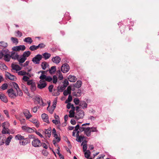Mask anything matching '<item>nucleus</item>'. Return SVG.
Masks as SVG:
<instances>
[{"label": "nucleus", "mask_w": 159, "mask_h": 159, "mask_svg": "<svg viewBox=\"0 0 159 159\" xmlns=\"http://www.w3.org/2000/svg\"><path fill=\"white\" fill-rule=\"evenodd\" d=\"M10 52L8 49L4 48L0 52V59L3 58L4 60L7 62L10 61Z\"/></svg>", "instance_id": "f257e3e1"}, {"label": "nucleus", "mask_w": 159, "mask_h": 159, "mask_svg": "<svg viewBox=\"0 0 159 159\" xmlns=\"http://www.w3.org/2000/svg\"><path fill=\"white\" fill-rule=\"evenodd\" d=\"M9 125V123L7 122H4L2 124V126L3 127L2 133L3 134H10L9 129L7 127Z\"/></svg>", "instance_id": "f03ea898"}, {"label": "nucleus", "mask_w": 159, "mask_h": 159, "mask_svg": "<svg viewBox=\"0 0 159 159\" xmlns=\"http://www.w3.org/2000/svg\"><path fill=\"white\" fill-rule=\"evenodd\" d=\"M32 144L34 147H39L42 146V143L39 140L36 138L32 141Z\"/></svg>", "instance_id": "7ed1b4c3"}, {"label": "nucleus", "mask_w": 159, "mask_h": 159, "mask_svg": "<svg viewBox=\"0 0 159 159\" xmlns=\"http://www.w3.org/2000/svg\"><path fill=\"white\" fill-rule=\"evenodd\" d=\"M42 58V56L41 55L39 54H38L33 58L32 61L35 64H39Z\"/></svg>", "instance_id": "20e7f679"}, {"label": "nucleus", "mask_w": 159, "mask_h": 159, "mask_svg": "<svg viewBox=\"0 0 159 159\" xmlns=\"http://www.w3.org/2000/svg\"><path fill=\"white\" fill-rule=\"evenodd\" d=\"M84 116V112L83 110H80L76 112L75 118L77 120L80 119L82 118Z\"/></svg>", "instance_id": "39448f33"}, {"label": "nucleus", "mask_w": 159, "mask_h": 159, "mask_svg": "<svg viewBox=\"0 0 159 159\" xmlns=\"http://www.w3.org/2000/svg\"><path fill=\"white\" fill-rule=\"evenodd\" d=\"M9 96L11 98H14L17 96L16 93L12 89H9L7 91Z\"/></svg>", "instance_id": "423d86ee"}, {"label": "nucleus", "mask_w": 159, "mask_h": 159, "mask_svg": "<svg viewBox=\"0 0 159 159\" xmlns=\"http://www.w3.org/2000/svg\"><path fill=\"white\" fill-rule=\"evenodd\" d=\"M70 70V66L67 63L63 64L61 67V71L64 73H66Z\"/></svg>", "instance_id": "0eeeda50"}, {"label": "nucleus", "mask_w": 159, "mask_h": 159, "mask_svg": "<svg viewBox=\"0 0 159 159\" xmlns=\"http://www.w3.org/2000/svg\"><path fill=\"white\" fill-rule=\"evenodd\" d=\"M47 85V84L45 81L40 80L39 81V83L38 84L37 87L40 89H41L45 88Z\"/></svg>", "instance_id": "6e6552de"}, {"label": "nucleus", "mask_w": 159, "mask_h": 159, "mask_svg": "<svg viewBox=\"0 0 159 159\" xmlns=\"http://www.w3.org/2000/svg\"><path fill=\"white\" fill-rule=\"evenodd\" d=\"M66 87L64 85H62L60 87V89H59V87H58L57 88V92L56 93H54L53 92V95L55 96H57L59 94V91L60 92H62L66 88Z\"/></svg>", "instance_id": "1a4fd4ad"}, {"label": "nucleus", "mask_w": 159, "mask_h": 159, "mask_svg": "<svg viewBox=\"0 0 159 159\" xmlns=\"http://www.w3.org/2000/svg\"><path fill=\"white\" fill-rule=\"evenodd\" d=\"M21 128L24 131L29 133H32L34 132V130L33 129L27 126H22Z\"/></svg>", "instance_id": "9d476101"}, {"label": "nucleus", "mask_w": 159, "mask_h": 159, "mask_svg": "<svg viewBox=\"0 0 159 159\" xmlns=\"http://www.w3.org/2000/svg\"><path fill=\"white\" fill-rule=\"evenodd\" d=\"M23 113L27 119H29L32 116L29 110L24 109L23 111Z\"/></svg>", "instance_id": "9b49d317"}, {"label": "nucleus", "mask_w": 159, "mask_h": 159, "mask_svg": "<svg viewBox=\"0 0 159 159\" xmlns=\"http://www.w3.org/2000/svg\"><path fill=\"white\" fill-rule=\"evenodd\" d=\"M25 49V45H20L19 46L14 47L13 48V50L14 51H19L20 50L22 51L24 50Z\"/></svg>", "instance_id": "f8f14e48"}, {"label": "nucleus", "mask_w": 159, "mask_h": 159, "mask_svg": "<svg viewBox=\"0 0 159 159\" xmlns=\"http://www.w3.org/2000/svg\"><path fill=\"white\" fill-rule=\"evenodd\" d=\"M35 100L38 102V104L40 105L44 106L46 104L43 103L42 98L39 97H36Z\"/></svg>", "instance_id": "ddd939ff"}, {"label": "nucleus", "mask_w": 159, "mask_h": 159, "mask_svg": "<svg viewBox=\"0 0 159 159\" xmlns=\"http://www.w3.org/2000/svg\"><path fill=\"white\" fill-rule=\"evenodd\" d=\"M10 60L11 58H12V59L17 60L19 58V55L15 52H12L11 55L10 54Z\"/></svg>", "instance_id": "4468645a"}, {"label": "nucleus", "mask_w": 159, "mask_h": 159, "mask_svg": "<svg viewBox=\"0 0 159 159\" xmlns=\"http://www.w3.org/2000/svg\"><path fill=\"white\" fill-rule=\"evenodd\" d=\"M6 75L7 77L9 79L12 80H15L16 79V77L13 75H11L10 73L7 72Z\"/></svg>", "instance_id": "2eb2a0df"}, {"label": "nucleus", "mask_w": 159, "mask_h": 159, "mask_svg": "<svg viewBox=\"0 0 159 159\" xmlns=\"http://www.w3.org/2000/svg\"><path fill=\"white\" fill-rule=\"evenodd\" d=\"M71 93V88L70 86H69L67 89L64 91L63 94L64 96H67L68 94L70 95Z\"/></svg>", "instance_id": "dca6fc26"}, {"label": "nucleus", "mask_w": 159, "mask_h": 159, "mask_svg": "<svg viewBox=\"0 0 159 159\" xmlns=\"http://www.w3.org/2000/svg\"><path fill=\"white\" fill-rule=\"evenodd\" d=\"M12 68V70L16 71H19L21 70V68L18 65L12 64L11 66Z\"/></svg>", "instance_id": "f3484780"}, {"label": "nucleus", "mask_w": 159, "mask_h": 159, "mask_svg": "<svg viewBox=\"0 0 159 159\" xmlns=\"http://www.w3.org/2000/svg\"><path fill=\"white\" fill-rule=\"evenodd\" d=\"M52 60L53 62L58 64L60 62L61 59L59 56H56L53 57Z\"/></svg>", "instance_id": "a211bd4d"}, {"label": "nucleus", "mask_w": 159, "mask_h": 159, "mask_svg": "<svg viewBox=\"0 0 159 159\" xmlns=\"http://www.w3.org/2000/svg\"><path fill=\"white\" fill-rule=\"evenodd\" d=\"M0 99L5 103H7L8 102V99L6 96L3 94H0Z\"/></svg>", "instance_id": "6ab92c4d"}, {"label": "nucleus", "mask_w": 159, "mask_h": 159, "mask_svg": "<svg viewBox=\"0 0 159 159\" xmlns=\"http://www.w3.org/2000/svg\"><path fill=\"white\" fill-rule=\"evenodd\" d=\"M82 91L80 89H78L77 90L73 93V95L77 97H79L81 96Z\"/></svg>", "instance_id": "aec40b11"}, {"label": "nucleus", "mask_w": 159, "mask_h": 159, "mask_svg": "<svg viewBox=\"0 0 159 159\" xmlns=\"http://www.w3.org/2000/svg\"><path fill=\"white\" fill-rule=\"evenodd\" d=\"M41 116L42 119L44 121L47 123H49L48 117L47 115L43 113L42 115Z\"/></svg>", "instance_id": "412c9836"}, {"label": "nucleus", "mask_w": 159, "mask_h": 159, "mask_svg": "<svg viewBox=\"0 0 159 159\" xmlns=\"http://www.w3.org/2000/svg\"><path fill=\"white\" fill-rule=\"evenodd\" d=\"M68 79L70 82H74L76 80V78L75 76L71 75H69L68 77Z\"/></svg>", "instance_id": "4be33fe9"}, {"label": "nucleus", "mask_w": 159, "mask_h": 159, "mask_svg": "<svg viewBox=\"0 0 159 159\" xmlns=\"http://www.w3.org/2000/svg\"><path fill=\"white\" fill-rule=\"evenodd\" d=\"M26 60V59L21 55V56H19L17 60L19 62V64L21 65V64L24 63Z\"/></svg>", "instance_id": "5701e85b"}, {"label": "nucleus", "mask_w": 159, "mask_h": 159, "mask_svg": "<svg viewBox=\"0 0 159 159\" xmlns=\"http://www.w3.org/2000/svg\"><path fill=\"white\" fill-rule=\"evenodd\" d=\"M23 140H24L23 141L20 142V145H25L30 142L27 138H24Z\"/></svg>", "instance_id": "b1692460"}, {"label": "nucleus", "mask_w": 159, "mask_h": 159, "mask_svg": "<svg viewBox=\"0 0 159 159\" xmlns=\"http://www.w3.org/2000/svg\"><path fill=\"white\" fill-rule=\"evenodd\" d=\"M90 127H88L86 128L85 130L84 134L88 137H89L91 135V132L90 131Z\"/></svg>", "instance_id": "393cba45"}, {"label": "nucleus", "mask_w": 159, "mask_h": 159, "mask_svg": "<svg viewBox=\"0 0 159 159\" xmlns=\"http://www.w3.org/2000/svg\"><path fill=\"white\" fill-rule=\"evenodd\" d=\"M82 84V82L80 80H78L74 84V87L77 88H79L81 86Z\"/></svg>", "instance_id": "a878e982"}, {"label": "nucleus", "mask_w": 159, "mask_h": 159, "mask_svg": "<svg viewBox=\"0 0 159 159\" xmlns=\"http://www.w3.org/2000/svg\"><path fill=\"white\" fill-rule=\"evenodd\" d=\"M18 74L19 75H23L24 76L25 75H29L30 77V75L29 74V73H27L24 70H21L20 71L18 72Z\"/></svg>", "instance_id": "bb28decb"}, {"label": "nucleus", "mask_w": 159, "mask_h": 159, "mask_svg": "<svg viewBox=\"0 0 159 159\" xmlns=\"http://www.w3.org/2000/svg\"><path fill=\"white\" fill-rule=\"evenodd\" d=\"M51 133V129L49 128L47 129H45L44 131V133L45 134H47V136L49 138L50 137Z\"/></svg>", "instance_id": "cd10ccee"}, {"label": "nucleus", "mask_w": 159, "mask_h": 159, "mask_svg": "<svg viewBox=\"0 0 159 159\" xmlns=\"http://www.w3.org/2000/svg\"><path fill=\"white\" fill-rule=\"evenodd\" d=\"M79 105L82 107V108H86L87 106V104L84 101H81L80 102Z\"/></svg>", "instance_id": "c85d7f7f"}, {"label": "nucleus", "mask_w": 159, "mask_h": 159, "mask_svg": "<svg viewBox=\"0 0 159 159\" xmlns=\"http://www.w3.org/2000/svg\"><path fill=\"white\" fill-rule=\"evenodd\" d=\"M30 54L31 52L28 51L24 52L22 56L25 59H27V57H29Z\"/></svg>", "instance_id": "c756f323"}, {"label": "nucleus", "mask_w": 159, "mask_h": 159, "mask_svg": "<svg viewBox=\"0 0 159 159\" xmlns=\"http://www.w3.org/2000/svg\"><path fill=\"white\" fill-rule=\"evenodd\" d=\"M25 42L28 43L29 44H31L33 42V40L30 37H27L24 39Z\"/></svg>", "instance_id": "7c9ffc66"}, {"label": "nucleus", "mask_w": 159, "mask_h": 159, "mask_svg": "<svg viewBox=\"0 0 159 159\" xmlns=\"http://www.w3.org/2000/svg\"><path fill=\"white\" fill-rule=\"evenodd\" d=\"M13 137L12 135H10L9 136L7 139L5 143L6 145H9L11 141V140L12 138Z\"/></svg>", "instance_id": "2f4dec72"}, {"label": "nucleus", "mask_w": 159, "mask_h": 159, "mask_svg": "<svg viewBox=\"0 0 159 159\" xmlns=\"http://www.w3.org/2000/svg\"><path fill=\"white\" fill-rule=\"evenodd\" d=\"M56 71V67L55 66H52L51 68L49 70V72L51 74H52L54 73Z\"/></svg>", "instance_id": "473e14b6"}, {"label": "nucleus", "mask_w": 159, "mask_h": 159, "mask_svg": "<svg viewBox=\"0 0 159 159\" xmlns=\"http://www.w3.org/2000/svg\"><path fill=\"white\" fill-rule=\"evenodd\" d=\"M24 137L23 136L21 135L20 134H18L16 135L15 137V139L16 140H23L24 139Z\"/></svg>", "instance_id": "72a5a7b5"}, {"label": "nucleus", "mask_w": 159, "mask_h": 159, "mask_svg": "<svg viewBox=\"0 0 159 159\" xmlns=\"http://www.w3.org/2000/svg\"><path fill=\"white\" fill-rule=\"evenodd\" d=\"M0 68L3 70H6L7 68V66L3 63H0Z\"/></svg>", "instance_id": "f704fd0d"}, {"label": "nucleus", "mask_w": 159, "mask_h": 159, "mask_svg": "<svg viewBox=\"0 0 159 159\" xmlns=\"http://www.w3.org/2000/svg\"><path fill=\"white\" fill-rule=\"evenodd\" d=\"M57 75H58V79L60 80H61L63 79V76L60 70H57Z\"/></svg>", "instance_id": "c9c22d12"}, {"label": "nucleus", "mask_w": 159, "mask_h": 159, "mask_svg": "<svg viewBox=\"0 0 159 159\" xmlns=\"http://www.w3.org/2000/svg\"><path fill=\"white\" fill-rule=\"evenodd\" d=\"M41 65L42 69L43 70H44L48 66V65L47 62L45 61H44L42 62Z\"/></svg>", "instance_id": "e433bc0d"}, {"label": "nucleus", "mask_w": 159, "mask_h": 159, "mask_svg": "<svg viewBox=\"0 0 159 159\" xmlns=\"http://www.w3.org/2000/svg\"><path fill=\"white\" fill-rule=\"evenodd\" d=\"M43 56L45 59L47 60L50 57L51 54L48 52H45L43 54Z\"/></svg>", "instance_id": "4c0bfd02"}, {"label": "nucleus", "mask_w": 159, "mask_h": 159, "mask_svg": "<svg viewBox=\"0 0 159 159\" xmlns=\"http://www.w3.org/2000/svg\"><path fill=\"white\" fill-rule=\"evenodd\" d=\"M90 154L91 152L89 150H87L84 152L85 157L87 158H89L90 156Z\"/></svg>", "instance_id": "58836bf2"}, {"label": "nucleus", "mask_w": 159, "mask_h": 159, "mask_svg": "<svg viewBox=\"0 0 159 159\" xmlns=\"http://www.w3.org/2000/svg\"><path fill=\"white\" fill-rule=\"evenodd\" d=\"M11 40L13 43L17 44L18 43V39L15 37H11Z\"/></svg>", "instance_id": "ea45409f"}, {"label": "nucleus", "mask_w": 159, "mask_h": 159, "mask_svg": "<svg viewBox=\"0 0 159 159\" xmlns=\"http://www.w3.org/2000/svg\"><path fill=\"white\" fill-rule=\"evenodd\" d=\"M36 84L35 83L33 85L30 86V89L32 92H34L36 89Z\"/></svg>", "instance_id": "a19ab883"}, {"label": "nucleus", "mask_w": 159, "mask_h": 159, "mask_svg": "<svg viewBox=\"0 0 159 159\" xmlns=\"http://www.w3.org/2000/svg\"><path fill=\"white\" fill-rule=\"evenodd\" d=\"M8 46L7 43L3 41H1L0 42V46H2L4 48L7 47Z\"/></svg>", "instance_id": "79ce46f5"}, {"label": "nucleus", "mask_w": 159, "mask_h": 159, "mask_svg": "<svg viewBox=\"0 0 159 159\" xmlns=\"http://www.w3.org/2000/svg\"><path fill=\"white\" fill-rule=\"evenodd\" d=\"M12 85L13 87L16 90H17L19 88L18 84L15 82H12Z\"/></svg>", "instance_id": "37998d69"}, {"label": "nucleus", "mask_w": 159, "mask_h": 159, "mask_svg": "<svg viewBox=\"0 0 159 159\" xmlns=\"http://www.w3.org/2000/svg\"><path fill=\"white\" fill-rule=\"evenodd\" d=\"M16 91H17L16 94L17 95V96L18 95H19L20 96H22L23 93L21 90L19 88Z\"/></svg>", "instance_id": "c03bdc74"}, {"label": "nucleus", "mask_w": 159, "mask_h": 159, "mask_svg": "<svg viewBox=\"0 0 159 159\" xmlns=\"http://www.w3.org/2000/svg\"><path fill=\"white\" fill-rule=\"evenodd\" d=\"M4 137L0 135V146L2 145L4 143Z\"/></svg>", "instance_id": "a18cd8bd"}, {"label": "nucleus", "mask_w": 159, "mask_h": 159, "mask_svg": "<svg viewBox=\"0 0 159 159\" xmlns=\"http://www.w3.org/2000/svg\"><path fill=\"white\" fill-rule=\"evenodd\" d=\"M75 112L74 110H70L69 111V117L70 118H72L74 116Z\"/></svg>", "instance_id": "49530a36"}, {"label": "nucleus", "mask_w": 159, "mask_h": 159, "mask_svg": "<svg viewBox=\"0 0 159 159\" xmlns=\"http://www.w3.org/2000/svg\"><path fill=\"white\" fill-rule=\"evenodd\" d=\"M7 84L6 83H4L2 85L1 87V88L3 90H5L7 89Z\"/></svg>", "instance_id": "de8ad7c7"}, {"label": "nucleus", "mask_w": 159, "mask_h": 159, "mask_svg": "<svg viewBox=\"0 0 159 159\" xmlns=\"http://www.w3.org/2000/svg\"><path fill=\"white\" fill-rule=\"evenodd\" d=\"M54 109L51 107V108H49V105L47 108V110H48L49 113L51 114L53 113Z\"/></svg>", "instance_id": "09e8293b"}, {"label": "nucleus", "mask_w": 159, "mask_h": 159, "mask_svg": "<svg viewBox=\"0 0 159 159\" xmlns=\"http://www.w3.org/2000/svg\"><path fill=\"white\" fill-rule=\"evenodd\" d=\"M85 138V137H84V136H82L80 135L79 136L78 139L77 140V141L78 142H81Z\"/></svg>", "instance_id": "8fccbe9b"}, {"label": "nucleus", "mask_w": 159, "mask_h": 159, "mask_svg": "<svg viewBox=\"0 0 159 159\" xmlns=\"http://www.w3.org/2000/svg\"><path fill=\"white\" fill-rule=\"evenodd\" d=\"M72 98L71 96V94L69 95L68 98L67 99L66 101V103H67L68 102H70L72 101Z\"/></svg>", "instance_id": "3c124183"}, {"label": "nucleus", "mask_w": 159, "mask_h": 159, "mask_svg": "<svg viewBox=\"0 0 159 159\" xmlns=\"http://www.w3.org/2000/svg\"><path fill=\"white\" fill-rule=\"evenodd\" d=\"M52 79L50 76H47L45 81L50 82L52 81Z\"/></svg>", "instance_id": "603ef678"}, {"label": "nucleus", "mask_w": 159, "mask_h": 159, "mask_svg": "<svg viewBox=\"0 0 159 159\" xmlns=\"http://www.w3.org/2000/svg\"><path fill=\"white\" fill-rule=\"evenodd\" d=\"M39 108V106H37L32 108V110L34 113H36L37 111V109Z\"/></svg>", "instance_id": "864d4df0"}, {"label": "nucleus", "mask_w": 159, "mask_h": 159, "mask_svg": "<svg viewBox=\"0 0 159 159\" xmlns=\"http://www.w3.org/2000/svg\"><path fill=\"white\" fill-rule=\"evenodd\" d=\"M74 102L75 105H78L80 103V100L78 98H75L74 99Z\"/></svg>", "instance_id": "5fc2aeb1"}, {"label": "nucleus", "mask_w": 159, "mask_h": 159, "mask_svg": "<svg viewBox=\"0 0 159 159\" xmlns=\"http://www.w3.org/2000/svg\"><path fill=\"white\" fill-rule=\"evenodd\" d=\"M47 76L44 74H41L39 77V79L40 80H45Z\"/></svg>", "instance_id": "6e6d98bb"}, {"label": "nucleus", "mask_w": 159, "mask_h": 159, "mask_svg": "<svg viewBox=\"0 0 159 159\" xmlns=\"http://www.w3.org/2000/svg\"><path fill=\"white\" fill-rule=\"evenodd\" d=\"M90 131L91 132H97L98 130L96 127H90Z\"/></svg>", "instance_id": "4d7b16f0"}, {"label": "nucleus", "mask_w": 159, "mask_h": 159, "mask_svg": "<svg viewBox=\"0 0 159 159\" xmlns=\"http://www.w3.org/2000/svg\"><path fill=\"white\" fill-rule=\"evenodd\" d=\"M35 83L32 80H29L27 82V84L29 85H30V86L34 84Z\"/></svg>", "instance_id": "13d9d810"}, {"label": "nucleus", "mask_w": 159, "mask_h": 159, "mask_svg": "<svg viewBox=\"0 0 159 159\" xmlns=\"http://www.w3.org/2000/svg\"><path fill=\"white\" fill-rule=\"evenodd\" d=\"M57 76L54 75L53 77V83L54 84H56L57 82Z\"/></svg>", "instance_id": "bf43d9fd"}, {"label": "nucleus", "mask_w": 159, "mask_h": 159, "mask_svg": "<svg viewBox=\"0 0 159 159\" xmlns=\"http://www.w3.org/2000/svg\"><path fill=\"white\" fill-rule=\"evenodd\" d=\"M52 122L53 123L56 125H59L60 124V121L57 120H52Z\"/></svg>", "instance_id": "052dcab7"}, {"label": "nucleus", "mask_w": 159, "mask_h": 159, "mask_svg": "<svg viewBox=\"0 0 159 159\" xmlns=\"http://www.w3.org/2000/svg\"><path fill=\"white\" fill-rule=\"evenodd\" d=\"M29 78L26 76H24L22 78V80L25 81H28L29 79Z\"/></svg>", "instance_id": "680f3d73"}, {"label": "nucleus", "mask_w": 159, "mask_h": 159, "mask_svg": "<svg viewBox=\"0 0 159 159\" xmlns=\"http://www.w3.org/2000/svg\"><path fill=\"white\" fill-rule=\"evenodd\" d=\"M52 134L54 135V137H57V134H56V130L55 128H53L52 130Z\"/></svg>", "instance_id": "e2e57ef3"}, {"label": "nucleus", "mask_w": 159, "mask_h": 159, "mask_svg": "<svg viewBox=\"0 0 159 159\" xmlns=\"http://www.w3.org/2000/svg\"><path fill=\"white\" fill-rule=\"evenodd\" d=\"M69 84V82L67 80H65L63 82V85H64L66 87Z\"/></svg>", "instance_id": "0e129e2a"}, {"label": "nucleus", "mask_w": 159, "mask_h": 159, "mask_svg": "<svg viewBox=\"0 0 159 159\" xmlns=\"http://www.w3.org/2000/svg\"><path fill=\"white\" fill-rule=\"evenodd\" d=\"M4 113L5 114V115H6L7 117L8 118H10V116L9 114V112L7 110H4L3 111Z\"/></svg>", "instance_id": "69168bd1"}, {"label": "nucleus", "mask_w": 159, "mask_h": 159, "mask_svg": "<svg viewBox=\"0 0 159 159\" xmlns=\"http://www.w3.org/2000/svg\"><path fill=\"white\" fill-rule=\"evenodd\" d=\"M39 48H44L45 47V45L43 43H41L39 44Z\"/></svg>", "instance_id": "338daca9"}, {"label": "nucleus", "mask_w": 159, "mask_h": 159, "mask_svg": "<svg viewBox=\"0 0 159 159\" xmlns=\"http://www.w3.org/2000/svg\"><path fill=\"white\" fill-rule=\"evenodd\" d=\"M24 92L26 94V95L29 96H30V94L28 91V89L27 88V89H25L24 90H23Z\"/></svg>", "instance_id": "774afa93"}]
</instances>
